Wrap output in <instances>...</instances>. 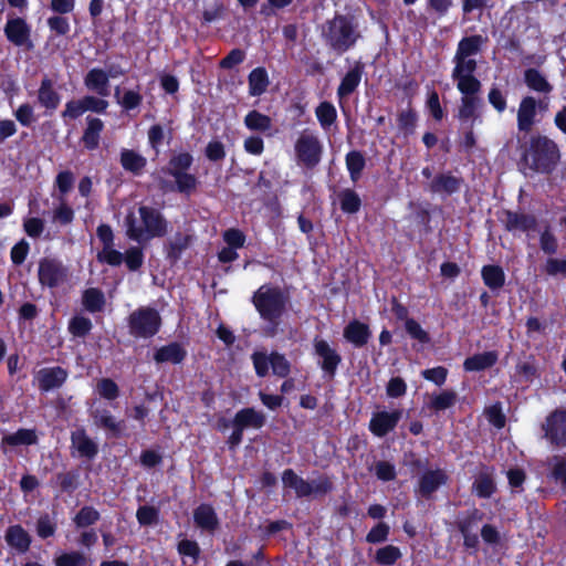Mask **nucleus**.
Wrapping results in <instances>:
<instances>
[{"mask_svg": "<svg viewBox=\"0 0 566 566\" xmlns=\"http://www.w3.org/2000/svg\"><path fill=\"white\" fill-rule=\"evenodd\" d=\"M526 85L538 93L549 94L553 86L548 83L546 77L535 69H528L524 74Z\"/></svg>", "mask_w": 566, "mask_h": 566, "instance_id": "39", "label": "nucleus"}, {"mask_svg": "<svg viewBox=\"0 0 566 566\" xmlns=\"http://www.w3.org/2000/svg\"><path fill=\"white\" fill-rule=\"evenodd\" d=\"M101 514L94 506L84 505L73 517V523L76 528L85 530L96 524Z\"/></svg>", "mask_w": 566, "mask_h": 566, "instance_id": "38", "label": "nucleus"}, {"mask_svg": "<svg viewBox=\"0 0 566 566\" xmlns=\"http://www.w3.org/2000/svg\"><path fill=\"white\" fill-rule=\"evenodd\" d=\"M56 530H57V524L50 514L43 513L36 520L35 531H36V535L40 538L46 539V538L53 537L56 533Z\"/></svg>", "mask_w": 566, "mask_h": 566, "instance_id": "53", "label": "nucleus"}, {"mask_svg": "<svg viewBox=\"0 0 566 566\" xmlns=\"http://www.w3.org/2000/svg\"><path fill=\"white\" fill-rule=\"evenodd\" d=\"M266 422L263 412L255 410L253 407H245L235 412L231 426H237L242 430L249 428L261 429Z\"/></svg>", "mask_w": 566, "mask_h": 566, "instance_id": "19", "label": "nucleus"}, {"mask_svg": "<svg viewBox=\"0 0 566 566\" xmlns=\"http://www.w3.org/2000/svg\"><path fill=\"white\" fill-rule=\"evenodd\" d=\"M171 177L175 178V186L174 185H163V188L172 190L176 189L179 192L189 195L190 192L196 190L197 187V178L189 174V172H181L178 175H171Z\"/></svg>", "mask_w": 566, "mask_h": 566, "instance_id": "47", "label": "nucleus"}, {"mask_svg": "<svg viewBox=\"0 0 566 566\" xmlns=\"http://www.w3.org/2000/svg\"><path fill=\"white\" fill-rule=\"evenodd\" d=\"M322 38L332 51L343 54L356 44L360 32L353 18L336 14L323 24Z\"/></svg>", "mask_w": 566, "mask_h": 566, "instance_id": "3", "label": "nucleus"}, {"mask_svg": "<svg viewBox=\"0 0 566 566\" xmlns=\"http://www.w3.org/2000/svg\"><path fill=\"white\" fill-rule=\"evenodd\" d=\"M316 117L324 129L329 128L336 120V109L329 102H322L315 109Z\"/></svg>", "mask_w": 566, "mask_h": 566, "instance_id": "54", "label": "nucleus"}, {"mask_svg": "<svg viewBox=\"0 0 566 566\" xmlns=\"http://www.w3.org/2000/svg\"><path fill=\"white\" fill-rule=\"evenodd\" d=\"M448 474L441 470H428L418 481V491L423 499H430L431 495L448 482Z\"/></svg>", "mask_w": 566, "mask_h": 566, "instance_id": "15", "label": "nucleus"}, {"mask_svg": "<svg viewBox=\"0 0 566 566\" xmlns=\"http://www.w3.org/2000/svg\"><path fill=\"white\" fill-rule=\"evenodd\" d=\"M552 469L549 476L556 482H562L566 476V457L565 455H553L551 459Z\"/></svg>", "mask_w": 566, "mask_h": 566, "instance_id": "64", "label": "nucleus"}, {"mask_svg": "<svg viewBox=\"0 0 566 566\" xmlns=\"http://www.w3.org/2000/svg\"><path fill=\"white\" fill-rule=\"evenodd\" d=\"M120 164L124 169L138 175L146 166V159L134 150L124 149L120 154Z\"/></svg>", "mask_w": 566, "mask_h": 566, "instance_id": "44", "label": "nucleus"}, {"mask_svg": "<svg viewBox=\"0 0 566 566\" xmlns=\"http://www.w3.org/2000/svg\"><path fill=\"white\" fill-rule=\"evenodd\" d=\"M496 491V482L489 468L480 471L472 483V493L479 499H490Z\"/></svg>", "mask_w": 566, "mask_h": 566, "instance_id": "27", "label": "nucleus"}, {"mask_svg": "<svg viewBox=\"0 0 566 566\" xmlns=\"http://www.w3.org/2000/svg\"><path fill=\"white\" fill-rule=\"evenodd\" d=\"M505 229L510 232L522 231L528 237L537 230L536 214H506Z\"/></svg>", "mask_w": 566, "mask_h": 566, "instance_id": "29", "label": "nucleus"}, {"mask_svg": "<svg viewBox=\"0 0 566 566\" xmlns=\"http://www.w3.org/2000/svg\"><path fill=\"white\" fill-rule=\"evenodd\" d=\"M114 96L116 98V102L125 109V111H132L137 108L143 101V96L136 92V91H125L123 96H120V87H115Z\"/></svg>", "mask_w": 566, "mask_h": 566, "instance_id": "52", "label": "nucleus"}, {"mask_svg": "<svg viewBox=\"0 0 566 566\" xmlns=\"http://www.w3.org/2000/svg\"><path fill=\"white\" fill-rule=\"evenodd\" d=\"M313 349L314 355L318 358L317 364L324 376L328 379H334L342 364L340 354L326 339L318 336L313 339Z\"/></svg>", "mask_w": 566, "mask_h": 566, "instance_id": "11", "label": "nucleus"}, {"mask_svg": "<svg viewBox=\"0 0 566 566\" xmlns=\"http://www.w3.org/2000/svg\"><path fill=\"white\" fill-rule=\"evenodd\" d=\"M405 329L410 338L418 340L420 344H429L431 342L429 333L415 318L407 319Z\"/></svg>", "mask_w": 566, "mask_h": 566, "instance_id": "59", "label": "nucleus"}, {"mask_svg": "<svg viewBox=\"0 0 566 566\" xmlns=\"http://www.w3.org/2000/svg\"><path fill=\"white\" fill-rule=\"evenodd\" d=\"M93 324L88 317L74 315L70 322L67 329L73 337L85 338L92 331Z\"/></svg>", "mask_w": 566, "mask_h": 566, "instance_id": "50", "label": "nucleus"}, {"mask_svg": "<svg viewBox=\"0 0 566 566\" xmlns=\"http://www.w3.org/2000/svg\"><path fill=\"white\" fill-rule=\"evenodd\" d=\"M39 103L48 109H55L60 104V95L53 88V82L44 77L38 92Z\"/></svg>", "mask_w": 566, "mask_h": 566, "instance_id": "35", "label": "nucleus"}, {"mask_svg": "<svg viewBox=\"0 0 566 566\" xmlns=\"http://www.w3.org/2000/svg\"><path fill=\"white\" fill-rule=\"evenodd\" d=\"M56 484L62 493L73 494L80 485L78 470L60 472L55 475Z\"/></svg>", "mask_w": 566, "mask_h": 566, "instance_id": "41", "label": "nucleus"}, {"mask_svg": "<svg viewBox=\"0 0 566 566\" xmlns=\"http://www.w3.org/2000/svg\"><path fill=\"white\" fill-rule=\"evenodd\" d=\"M481 277L492 292H499L505 285V272L497 264H486L481 269Z\"/></svg>", "mask_w": 566, "mask_h": 566, "instance_id": "30", "label": "nucleus"}, {"mask_svg": "<svg viewBox=\"0 0 566 566\" xmlns=\"http://www.w3.org/2000/svg\"><path fill=\"white\" fill-rule=\"evenodd\" d=\"M86 556L78 551L64 552L54 558L55 566H86Z\"/></svg>", "mask_w": 566, "mask_h": 566, "instance_id": "56", "label": "nucleus"}, {"mask_svg": "<svg viewBox=\"0 0 566 566\" xmlns=\"http://www.w3.org/2000/svg\"><path fill=\"white\" fill-rule=\"evenodd\" d=\"M401 556L400 548L390 544L377 549L375 562L381 566H391L395 565Z\"/></svg>", "mask_w": 566, "mask_h": 566, "instance_id": "51", "label": "nucleus"}, {"mask_svg": "<svg viewBox=\"0 0 566 566\" xmlns=\"http://www.w3.org/2000/svg\"><path fill=\"white\" fill-rule=\"evenodd\" d=\"M297 161L306 168L316 167L322 158L323 146L318 137L310 132L303 130L294 146Z\"/></svg>", "mask_w": 566, "mask_h": 566, "instance_id": "8", "label": "nucleus"}, {"mask_svg": "<svg viewBox=\"0 0 566 566\" xmlns=\"http://www.w3.org/2000/svg\"><path fill=\"white\" fill-rule=\"evenodd\" d=\"M39 441L35 429L20 428L2 438V443L9 447L33 446Z\"/></svg>", "mask_w": 566, "mask_h": 566, "instance_id": "32", "label": "nucleus"}, {"mask_svg": "<svg viewBox=\"0 0 566 566\" xmlns=\"http://www.w3.org/2000/svg\"><path fill=\"white\" fill-rule=\"evenodd\" d=\"M245 126L251 130L266 132L272 127V119L258 111H251L244 117Z\"/></svg>", "mask_w": 566, "mask_h": 566, "instance_id": "48", "label": "nucleus"}, {"mask_svg": "<svg viewBox=\"0 0 566 566\" xmlns=\"http://www.w3.org/2000/svg\"><path fill=\"white\" fill-rule=\"evenodd\" d=\"M192 161L193 158L189 153L176 154L170 158L165 171L170 176L187 172L192 165Z\"/></svg>", "mask_w": 566, "mask_h": 566, "instance_id": "49", "label": "nucleus"}, {"mask_svg": "<svg viewBox=\"0 0 566 566\" xmlns=\"http://www.w3.org/2000/svg\"><path fill=\"white\" fill-rule=\"evenodd\" d=\"M485 41L486 39L479 34L463 38L459 42L455 53L473 57L480 52Z\"/></svg>", "mask_w": 566, "mask_h": 566, "instance_id": "43", "label": "nucleus"}, {"mask_svg": "<svg viewBox=\"0 0 566 566\" xmlns=\"http://www.w3.org/2000/svg\"><path fill=\"white\" fill-rule=\"evenodd\" d=\"M401 418V409H394L392 411H377L373 413L368 429L375 437L382 438L395 430Z\"/></svg>", "mask_w": 566, "mask_h": 566, "instance_id": "12", "label": "nucleus"}, {"mask_svg": "<svg viewBox=\"0 0 566 566\" xmlns=\"http://www.w3.org/2000/svg\"><path fill=\"white\" fill-rule=\"evenodd\" d=\"M71 444L77 450L80 457L88 460H93L98 453L97 443L87 436L83 427L71 432Z\"/></svg>", "mask_w": 566, "mask_h": 566, "instance_id": "20", "label": "nucleus"}, {"mask_svg": "<svg viewBox=\"0 0 566 566\" xmlns=\"http://www.w3.org/2000/svg\"><path fill=\"white\" fill-rule=\"evenodd\" d=\"M390 527L385 522H379L366 535V542L369 544H379L388 539Z\"/></svg>", "mask_w": 566, "mask_h": 566, "instance_id": "62", "label": "nucleus"}, {"mask_svg": "<svg viewBox=\"0 0 566 566\" xmlns=\"http://www.w3.org/2000/svg\"><path fill=\"white\" fill-rule=\"evenodd\" d=\"M453 62L455 65L452 71V76H459L462 74H473L478 66L475 59L457 53L454 55Z\"/></svg>", "mask_w": 566, "mask_h": 566, "instance_id": "57", "label": "nucleus"}, {"mask_svg": "<svg viewBox=\"0 0 566 566\" xmlns=\"http://www.w3.org/2000/svg\"><path fill=\"white\" fill-rule=\"evenodd\" d=\"M69 279V269L56 258H42L39 261L38 280L42 287L56 289Z\"/></svg>", "mask_w": 566, "mask_h": 566, "instance_id": "9", "label": "nucleus"}, {"mask_svg": "<svg viewBox=\"0 0 566 566\" xmlns=\"http://www.w3.org/2000/svg\"><path fill=\"white\" fill-rule=\"evenodd\" d=\"M289 300L287 292L272 284H263L253 292L251 302L260 318L268 324L264 329L266 336L274 337L277 334Z\"/></svg>", "mask_w": 566, "mask_h": 566, "instance_id": "1", "label": "nucleus"}, {"mask_svg": "<svg viewBox=\"0 0 566 566\" xmlns=\"http://www.w3.org/2000/svg\"><path fill=\"white\" fill-rule=\"evenodd\" d=\"M4 33L7 39L17 46H31V30L22 18L8 20L4 28Z\"/></svg>", "mask_w": 566, "mask_h": 566, "instance_id": "16", "label": "nucleus"}, {"mask_svg": "<svg viewBox=\"0 0 566 566\" xmlns=\"http://www.w3.org/2000/svg\"><path fill=\"white\" fill-rule=\"evenodd\" d=\"M85 87L95 94L106 97L109 95V81L106 71L94 67L84 76Z\"/></svg>", "mask_w": 566, "mask_h": 566, "instance_id": "24", "label": "nucleus"}, {"mask_svg": "<svg viewBox=\"0 0 566 566\" xmlns=\"http://www.w3.org/2000/svg\"><path fill=\"white\" fill-rule=\"evenodd\" d=\"M105 295L102 290L97 287H88L82 294V304L90 313L102 312L105 307Z\"/></svg>", "mask_w": 566, "mask_h": 566, "instance_id": "34", "label": "nucleus"}, {"mask_svg": "<svg viewBox=\"0 0 566 566\" xmlns=\"http://www.w3.org/2000/svg\"><path fill=\"white\" fill-rule=\"evenodd\" d=\"M126 234L137 242L146 243L167 233L168 222L164 214H126Z\"/></svg>", "mask_w": 566, "mask_h": 566, "instance_id": "4", "label": "nucleus"}, {"mask_svg": "<svg viewBox=\"0 0 566 566\" xmlns=\"http://www.w3.org/2000/svg\"><path fill=\"white\" fill-rule=\"evenodd\" d=\"M193 522L202 531L214 533L219 528V517L211 504L201 503L193 510Z\"/></svg>", "mask_w": 566, "mask_h": 566, "instance_id": "21", "label": "nucleus"}, {"mask_svg": "<svg viewBox=\"0 0 566 566\" xmlns=\"http://www.w3.org/2000/svg\"><path fill=\"white\" fill-rule=\"evenodd\" d=\"M343 336L355 348H363L368 344L371 331L368 324L353 319L344 327Z\"/></svg>", "mask_w": 566, "mask_h": 566, "instance_id": "17", "label": "nucleus"}, {"mask_svg": "<svg viewBox=\"0 0 566 566\" xmlns=\"http://www.w3.org/2000/svg\"><path fill=\"white\" fill-rule=\"evenodd\" d=\"M177 552L182 557V563L186 565L185 557L191 559V566L197 565L200 559L201 548L193 539L184 538L177 544Z\"/></svg>", "mask_w": 566, "mask_h": 566, "instance_id": "42", "label": "nucleus"}, {"mask_svg": "<svg viewBox=\"0 0 566 566\" xmlns=\"http://www.w3.org/2000/svg\"><path fill=\"white\" fill-rule=\"evenodd\" d=\"M361 80V70L359 66L350 70L342 80L340 85L338 86L337 94L339 97H345L350 95Z\"/></svg>", "mask_w": 566, "mask_h": 566, "instance_id": "46", "label": "nucleus"}, {"mask_svg": "<svg viewBox=\"0 0 566 566\" xmlns=\"http://www.w3.org/2000/svg\"><path fill=\"white\" fill-rule=\"evenodd\" d=\"M103 128L104 123L99 118L92 116L86 117V128L82 136V142L87 149H95L98 147Z\"/></svg>", "mask_w": 566, "mask_h": 566, "instance_id": "31", "label": "nucleus"}, {"mask_svg": "<svg viewBox=\"0 0 566 566\" xmlns=\"http://www.w3.org/2000/svg\"><path fill=\"white\" fill-rule=\"evenodd\" d=\"M269 78L263 67L254 69L249 75V90L252 96H259L266 91Z\"/></svg>", "mask_w": 566, "mask_h": 566, "instance_id": "45", "label": "nucleus"}, {"mask_svg": "<svg viewBox=\"0 0 566 566\" xmlns=\"http://www.w3.org/2000/svg\"><path fill=\"white\" fill-rule=\"evenodd\" d=\"M223 242L235 249H242L247 242L245 233L238 228H229L222 232Z\"/></svg>", "mask_w": 566, "mask_h": 566, "instance_id": "60", "label": "nucleus"}, {"mask_svg": "<svg viewBox=\"0 0 566 566\" xmlns=\"http://www.w3.org/2000/svg\"><path fill=\"white\" fill-rule=\"evenodd\" d=\"M458 395L454 390H442L440 394L432 396L428 403V408L436 412L443 411L455 405Z\"/></svg>", "mask_w": 566, "mask_h": 566, "instance_id": "40", "label": "nucleus"}, {"mask_svg": "<svg viewBox=\"0 0 566 566\" xmlns=\"http://www.w3.org/2000/svg\"><path fill=\"white\" fill-rule=\"evenodd\" d=\"M539 247L547 255H553L558 250V240L553 233L549 224H546L539 233Z\"/></svg>", "mask_w": 566, "mask_h": 566, "instance_id": "55", "label": "nucleus"}, {"mask_svg": "<svg viewBox=\"0 0 566 566\" xmlns=\"http://www.w3.org/2000/svg\"><path fill=\"white\" fill-rule=\"evenodd\" d=\"M537 101L533 96L522 98L517 109V128L528 133L536 124Z\"/></svg>", "mask_w": 566, "mask_h": 566, "instance_id": "18", "label": "nucleus"}, {"mask_svg": "<svg viewBox=\"0 0 566 566\" xmlns=\"http://www.w3.org/2000/svg\"><path fill=\"white\" fill-rule=\"evenodd\" d=\"M124 261L127 269L132 272L138 271L144 263V253L140 247H130L125 251Z\"/></svg>", "mask_w": 566, "mask_h": 566, "instance_id": "58", "label": "nucleus"}, {"mask_svg": "<svg viewBox=\"0 0 566 566\" xmlns=\"http://www.w3.org/2000/svg\"><path fill=\"white\" fill-rule=\"evenodd\" d=\"M463 180L451 174L437 175L429 184V190L439 195H452L460 190Z\"/></svg>", "mask_w": 566, "mask_h": 566, "instance_id": "26", "label": "nucleus"}, {"mask_svg": "<svg viewBox=\"0 0 566 566\" xmlns=\"http://www.w3.org/2000/svg\"><path fill=\"white\" fill-rule=\"evenodd\" d=\"M499 360L496 350H488L469 356L463 361V369L468 373H478L492 368Z\"/></svg>", "mask_w": 566, "mask_h": 566, "instance_id": "23", "label": "nucleus"}, {"mask_svg": "<svg viewBox=\"0 0 566 566\" xmlns=\"http://www.w3.org/2000/svg\"><path fill=\"white\" fill-rule=\"evenodd\" d=\"M482 101L480 97H461L458 118L463 128H473L474 122L479 118V108Z\"/></svg>", "mask_w": 566, "mask_h": 566, "instance_id": "25", "label": "nucleus"}, {"mask_svg": "<svg viewBox=\"0 0 566 566\" xmlns=\"http://www.w3.org/2000/svg\"><path fill=\"white\" fill-rule=\"evenodd\" d=\"M457 81V87L461 92L462 97H479L478 93L481 90L480 81L473 74H462L452 76Z\"/></svg>", "mask_w": 566, "mask_h": 566, "instance_id": "37", "label": "nucleus"}, {"mask_svg": "<svg viewBox=\"0 0 566 566\" xmlns=\"http://www.w3.org/2000/svg\"><path fill=\"white\" fill-rule=\"evenodd\" d=\"M129 334L136 338H151L161 328L163 319L154 307H138L128 316Z\"/></svg>", "mask_w": 566, "mask_h": 566, "instance_id": "6", "label": "nucleus"}, {"mask_svg": "<svg viewBox=\"0 0 566 566\" xmlns=\"http://www.w3.org/2000/svg\"><path fill=\"white\" fill-rule=\"evenodd\" d=\"M98 395L106 400H115L119 397V387L111 378H102L97 382Z\"/></svg>", "mask_w": 566, "mask_h": 566, "instance_id": "61", "label": "nucleus"}, {"mask_svg": "<svg viewBox=\"0 0 566 566\" xmlns=\"http://www.w3.org/2000/svg\"><path fill=\"white\" fill-rule=\"evenodd\" d=\"M255 375L264 378L269 375L270 367L272 373L280 377L286 378L291 374V363L284 354L272 350L269 355L265 352L256 350L251 355Z\"/></svg>", "mask_w": 566, "mask_h": 566, "instance_id": "7", "label": "nucleus"}, {"mask_svg": "<svg viewBox=\"0 0 566 566\" xmlns=\"http://www.w3.org/2000/svg\"><path fill=\"white\" fill-rule=\"evenodd\" d=\"M97 260L111 266H119L124 261V254L113 249V245H106L97 253Z\"/></svg>", "mask_w": 566, "mask_h": 566, "instance_id": "63", "label": "nucleus"}, {"mask_svg": "<svg viewBox=\"0 0 566 566\" xmlns=\"http://www.w3.org/2000/svg\"><path fill=\"white\" fill-rule=\"evenodd\" d=\"M560 159V151L557 144L544 135H533L528 139L522 160L533 171L551 172Z\"/></svg>", "mask_w": 566, "mask_h": 566, "instance_id": "2", "label": "nucleus"}, {"mask_svg": "<svg viewBox=\"0 0 566 566\" xmlns=\"http://www.w3.org/2000/svg\"><path fill=\"white\" fill-rule=\"evenodd\" d=\"M91 417L96 427L105 429L112 438H120L125 428L124 420H116L107 408H96L91 411Z\"/></svg>", "mask_w": 566, "mask_h": 566, "instance_id": "14", "label": "nucleus"}, {"mask_svg": "<svg viewBox=\"0 0 566 566\" xmlns=\"http://www.w3.org/2000/svg\"><path fill=\"white\" fill-rule=\"evenodd\" d=\"M282 482L285 488L293 489L300 499L311 495L324 496L334 489L333 481L326 474H321L315 480L306 481L298 476L293 469H285L283 471Z\"/></svg>", "mask_w": 566, "mask_h": 566, "instance_id": "5", "label": "nucleus"}, {"mask_svg": "<svg viewBox=\"0 0 566 566\" xmlns=\"http://www.w3.org/2000/svg\"><path fill=\"white\" fill-rule=\"evenodd\" d=\"M67 377L69 371L61 366L43 367L35 375L41 392L60 389L66 382Z\"/></svg>", "mask_w": 566, "mask_h": 566, "instance_id": "13", "label": "nucleus"}, {"mask_svg": "<svg viewBox=\"0 0 566 566\" xmlns=\"http://www.w3.org/2000/svg\"><path fill=\"white\" fill-rule=\"evenodd\" d=\"M484 518V513L476 507L469 510L465 514L459 517L455 522V526L460 534L475 533L474 530L478 524Z\"/></svg>", "mask_w": 566, "mask_h": 566, "instance_id": "36", "label": "nucleus"}, {"mask_svg": "<svg viewBox=\"0 0 566 566\" xmlns=\"http://www.w3.org/2000/svg\"><path fill=\"white\" fill-rule=\"evenodd\" d=\"M543 438L554 448H566V408L551 411L542 423Z\"/></svg>", "mask_w": 566, "mask_h": 566, "instance_id": "10", "label": "nucleus"}, {"mask_svg": "<svg viewBox=\"0 0 566 566\" xmlns=\"http://www.w3.org/2000/svg\"><path fill=\"white\" fill-rule=\"evenodd\" d=\"M189 244V235L177 233L174 239L166 244V259L171 264H176L181 259L182 253L188 249Z\"/></svg>", "mask_w": 566, "mask_h": 566, "instance_id": "33", "label": "nucleus"}, {"mask_svg": "<svg viewBox=\"0 0 566 566\" xmlns=\"http://www.w3.org/2000/svg\"><path fill=\"white\" fill-rule=\"evenodd\" d=\"M187 357L186 348L178 342H171L157 348L154 353V360L157 364L170 363L172 365L181 364Z\"/></svg>", "mask_w": 566, "mask_h": 566, "instance_id": "22", "label": "nucleus"}, {"mask_svg": "<svg viewBox=\"0 0 566 566\" xmlns=\"http://www.w3.org/2000/svg\"><path fill=\"white\" fill-rule=\"evenodd\" d=\"M4 537L8 545L21 554H24L30 549L32 538L19 524L9 526L6 531Z\"/></svg>", "mask_w": 566, "mask_h": 566, "instance_id": "28", "label": "nucleus"}]
</instances>
